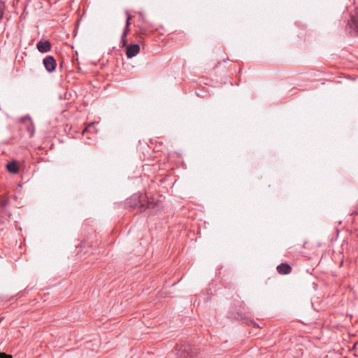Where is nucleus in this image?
I'll list each match as a JSON object with an SVG mask.
<instances>
[{
	"instance_id": "10",
	"label": "nucleus",
	"mask_w": 358,
	"mask_h": 358,
	"mask_svg": "<svg viewBox=\"0 0 358 358\" xmlns=\"http://www.w3.org/2000/svg\"><path fill=\"white\" fill-rule=\"evenodd\" d=\"M129 30H130L129 27L125 26L124 29L121 36V43L122 44V46L127 45V36L129 32Z\"/></svg>"
},
{
	"instance_id": "17",
	"label": "nucleus",
	"mask_w": 358,
	"mask_h": 358,
	"mask_svg": "<svg viewBox=\"0 0 358 358\" xmlns=\"http://www.w3.org/2000/svg\"><path fill=\"white\" fill-rule=\"evenodd\" d=\"M251 325L253 327H255V328H259V326L257 323H256L255 322H251Z\"/></svg>"
},
{
	"instance_id": "6",
	"label": "nucleus",
	"mask_w": 358,
	"mask_h": 358,
	"mask_svg": "<svg viewBox=\"0 0 358 358\" xmlns=\"http://www.w3.org/2000/svg\"><path fill=\"white\" fill-rule=\"evenodd\" d=\"M38 50L41 53H45L50 51L52 45L48 40H41L36 44Z\"/></svg>"
},
{
	"instance_id": "3",
	"label": "nucleus",
	"mask_w": 358,
	"mask_h": 358,
	"mask_svg": "<svg viewBox=\"0 0 358 358\" xmlns=\"http://www.w3.org/2000/svg\"><path fill=\"white\" fill-rule=\"evenodd\" d=\"M161 208V202L159 200H155L152 197H148L146 196L145 210H150V214H156Z\"/></svg>"
},
{
	"instance_id": "5",
	"label": "nucleus",
	"mask_w": 358,
	"mask_h": 358,
	"mask_svg": "<svg viewBox=\"0 0 358 358\" xmlns=\"http://www.w3.org/2000/svg\"><path fill=\"white\" fill-rule=\"evenodd\" d=\"M126 48V55L127 58L135 57L140 52V46L138 44H131L124 46Z\"/></svg>"
},
{
	"instance_id": "12",
	"label": "nucleus",
	"mask_w": 358,
	"mask_h": 358,
	"mask_svg": "<svg viewBox=\"0 0 358 358\" xmlns=\"http://www.w3.org/2000/svg\"><path fill=\"white\" fill-rule=\"evenodd\" d=\"M138 33L141 34H146L148 32L147 28L144 25L138 24Z\"/></svg>"
},
{
	"instance_id": "13",
	"label": "nucleus",
	"mask_w": 358,
	"mask_h": 358,
	"mask_svg": "<svg viewBox=\"0 0 358 358\" xmlns=\"http://www.w3.org/2000/svg\"><path fill=\"white\" fill-rule=\"evenodd\" d=\"M4 10H5L4 3L3 1H0V20L2 19V17L3 16Z\"/></svg>"
},
{
	"instance_id": "11",
	"label": "nucleus",
	"mask_w": 358,
	"mask_h": 358,
	"mask_svg": "<svg viewBox=\"0 0 358 358\" xmlns=\"http://www.w3.org/2000/svg\"><path fill=\"white\" fill-rule=\"evenodd\" d=\"M94 123H90L89 125L85 127V129H82L80 131L82 134H83L85 132H92V129H94Z\"/></svg>"
},
{
	"instance_id": "15",
	"label": "nucleus",
	"mask_w": 358,
	"mask_h": 358,
	"mask_svg": "<svg viewBox=\"0 0 358 358\" xmlns=\"http://www.w3.org/2000/svg\"><path fill=\"white\" fill-rule=\"evenodd\" d=\"M66 94H67V91H65L64 92V93L62 94H59L58 95V97L59 99L62 100V99H65L66 98Z\"/></svg>"
},
{
	"instance_id": "1",
	"label": "nucleus",
	"mask_w": 358,
	"mask_h": 358,
	"mask_svg": "<svg viewBox=\"0 0 358 358\" xmlns=\"http://www.w3.org/2000/svg\"><path fill=\"white\" fill-rule=\"evenodd\" d=\"M145 200L146 195L134 194L125 201L124 205L126 208H136L138 211L141 212L145 210Z\"/></svg>"
},
{
	"instance_id": "20",
	"label": "nucleus",
	"mask_w": 358,
	"mask_h": 358,
	"mask_svg": "<svg viewBox=\"0 0 358 358\" xmlns=\"http://www.w3.org/2000/svg\"><path fill=\"white\" fill-rule=\"evenodd\" d=\"M141 17H142V20L144 21V17H143V15L142 14H140Z\"/></svg>"
},
{
	"instance_id": "18",
	"label": "nucleus",
	"mask_w": 358,
	"mask_h": 358,
	"mask_svg": "<svg viewBox=\"0 0 358 358\" xmlns=\"http://www.w3.org/2000/svg\"><path fill=\"white\" fill-rule=\"evenodd\" d=\"M352 215H358V203H357V209L352 213Z\"/></svg>"
},
{
	"instance_id": "8",
	"label": "nucleus",
	"mask_w": 358,
	"mask_h": 358,
	"mask_svg": "<svg viewBox=\"0 0 358 358\" xmlns=\"http://www.w3.org/2000/svg\"><path fill=\"white\" fill-rule=\"evenodd\" d=\"M350 31L358 33V12L355 16L351 17L350 21L348 22Z\"/></svg>"
},
{
	"instance_id": "2",
	"label": "nucleus",
	"mask_w": 358,
	"mask_h": 358,
	"mask_svg": "<svg viewBox=\"0 0 358 358\" xmlns=\"http://www.w3.org/2000/svg\"><path fill=\"white\" fill-rule=\"evenodd\" d=\"M176 351V358H192L197 354L196 349L187 343L177 345Z\"/></svg>"
},
{
	"instance_id": "7",
	"label": "nucleus",
	"mask_w": 358,
	"mask_h": 358,
	"mask_svg": "<svg viewBox=\"0 0 358 358\" xmlns=\"http://www.w3.org/2000/svg\"><path fill=\"white\" fill-rule=\"evenodd\" d=\"M278 273L281 275H287L291 273L292 267L287 263H282L279 264L276 268Z\"/></svg>"
},
{
	"instance_id": "9",
	"label": "nucleus",
	"mask_w": 358,
	"mask_h": 358,
	"mask_svg": "<svg viewBox=\"0 0 358 358\" xmlns=\"http://www.w3.org/2000/svg\"><path fill=\"white\" fill-rule=\"evenodd\" d=\"M7 169L9 172L17 173L18 172V165L16 162H12L7 164Z\"/></svg>"
},
{
	"instance_id": "19",
	"label": "nucleus",
	"mask_w": 358,
	"mask_h": 358,
	"mask_svg": "<svg viewBox=\"0 0 358 358\" xmlns=\"http://www.w3.org/2000/svg\"><path fill=\"white\" fill-rule=\"evenodd\" d=\"M68 352H71V354H73L74 352L73 350H68Z\"/></svg>"
},
{
	"instance_id": "4",
	"label": "nucleus",
	"mask_w": 358,
	"mask_h": 358,
	"mask_svg": "<svg viewBox=\"0 0 358 358\" xmlns=\"http://www.w3.org/2000/svg\"><path fill=\"white\" fill-rule=\"evenodd\" d=\"M43 64L48 72H52L57 66L56 60L52 56H47L43 60Z\"/></svg>"
},
{
	"instance_id": "16",
	"label": "nucleus",
	"mask_w": 358,
	"mask_h": 358,
	"mask_svg": "<svg viewBox=\"0 0 358 358\" xmlns=\"http://www.w3.org/2000/svg\"><path fill=\"white\" fill-rule=\"evenodd\" d=\"M0 358H13L11 355L0 352Z\"/></svg>"
},
{
	"instance_id": "14",
	"label": "nucleus",
	"mask_w": 358,
	"mask_h": 358,
	"mask_svg": "<svg viewBox=\"0 0 358 358\" xmlns=\"http://www.w3.org/2000/svg\"><path fill=\"white\" fill-rule=\"evenodd\" d=\"M126 15H127V17L125 26L126 27H130V24H131L130 21L131 20L132 16L129 13L128 11H126Z\"/></svg>"
}]
</instances>
